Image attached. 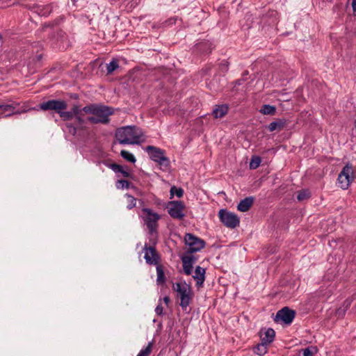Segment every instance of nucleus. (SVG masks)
I'll list each match as a JSON object with an SVG mask.
<instances>
[{
  "label": "nucleus",
  "instance_id": "obj_1",
  "mask_svg": "<svg viewBox=\"0 0 356 356\" xmlns=\"http://www.w3.org/2000/svg\"><path fill=\"white\" fill-rule=\"evenodd\" d=\"M73 112L76 115V120L79 124L84 122L86 114L88 115L87 120L92 124H108L109 116L113 113V109L104 105L89 104L82 108L79 106H74Z\"/></svg>",
  "mask_w": 356,
  "mask_h": 356
},
{
  "label": "nucleus",
  "instance_id": "obj_2",
  "mask_svg": "<svg viewBox=\"0 0 356 356\" xmlns=\"http://www.w3.org/2000/svg\"><path fill=\"white\" fill-rule=\"evenodd\" d=\"M143 131L136 126H127L119 128L115 132V138L120 144H138L145 140Z\"/></svg>",
  "mask_w": 356,
  "mask_h": 356
},
{
  "label": "nucleus",
  "instance_id": "obj_3",
  "mask_svg": "<svg viewBox=\"0 0 356 356\" xmlns=\"http://www.w3.org/2000/svg\"><path fill=\"white\" fill-rule=\"evenodd\" d=\"M172 288L177 293V296L180 299V306L182 309H186L190 305L193 298L190 285L186 282H177L173 284Z\"/></svg>",
  "mask_w": 356,
  "mask_h": 356
},
{
  "label": "nucleus",
  "instance_id": "obj_4",
  "mask_svg": "<svg viewBox=\"0 0 356 356\" xmlns=\"http://www.w3.org/2000/svg\"><path fill=\"white\" fill-rule=\"evenodd\" d=\"M142 218L150 234L153 235L156 234L158 227V221L161 218V216L157 213L154 212L150 209L144 208L142 210Z\"/></svg>",
  "mask_w": 356,
  "mask_h": 356
},
{
  "label": "nucleus",
  "instance_id": "obj_5",
  "mask_svg": "<svg viewBox=\"0 0 356 356\" xmlns=\"http://www.w3.org/2000/svg\"><path fill=\"white\" fill-rule=\"evenodd\" d=\"M354 179V171L352 165L347 164L341 171L338 176V184L339 187L346 190L348 188Z\"/></svg>",
  "mask_w": 356,
  "mask_h": 356
},
{
  "label": "nucleus",
  "instance_id": "obj_6",
  "mask_svg": "<svg viewBox=\"0 0 356 356\" xmlns=\"http://www.w3.org/2000/svg\"><path fill=\"white\" fill-rule=\"evenodd\" d=\"M145 150L152 160L161 165L165 167L168 165L169 161L165 156L164 150L152 145L147 146Z\"/></svg>",
  "mask_w": 356,
  "mask_h": 356
},
{
  "label": "nucleus",
  "instance_id": "obj_7",
  "mask_svg": "<svg viewBox=\"0 0 356 356\" xmlns=\"http://www.w3.org/2000/svg\"><path fill=\"white\" fill-rule=\"evenodd\" d=\"M218 216L221 222L228 228L234 229L239 225V218L234 213L221 209L218 212Z\"/></svg>",
  "mask_w": 356,
  "mask_h": 356
},
{
  "label": "nucleus",
  "instance_id": "obj_8",
  "mask_svg": "<svg viewBox=\"0 0 356 356\" xmlns=\"http://www.w3.org/2000/svg\"><path fill=\"white\" fill-rule=\"evenodd\" d=\"M168 212L173 218L182 219L185 214L184 213L185 205L181 201H171L167 205Z\"/></svg>",
  "mask_w": 356,
  "mask_h": 356
},
{
  "label": "nucleus",
  "instance_id": "obj_9",
  "mask_svg": "<svg viewBox=\"0 0 356 356\" xmlns=\"http://www.w3.org/2000/svg\"><path fill=\"white\" fill-rule=\"evenodd\" d=\"M67 104L63 100H49L40 104V108L42 111H54L59 113L67 108Z\"/></svg>",
  "mask_w": 356,
  "mask_h": 356
},
{
  "label": "nucleus",
  "instance_id": "obj_10",
  "mask_svg": "<svg viewBox=\"0 0 356 356\" xmlns=\"http://www.w3.org/2000/svg\"><path fill=\"white\" fill-rule=\"evenodd\" d=\"M186 245H188V251L194 252L200 251L204 246L203 240L195 237L191 234H186L184 238Z\"/></svg>",
  "mask_w": 356,
  "mask_h": 356
},
{
  "label": "nucleus",
  "instance_id": "obj_11",
  "mask_svg": "<svg viewBox=\"0 0 356 356\" xmlns=\"http://www.w3.org/2000/svg\"><path fill=\"white\" fill-rule=\"evenodd\" d=\"M295 318V312L288 307H284L276 314L275 321H282L285 324H290Z\"/></svg>",
  "mask_w": 356,
  "mask_h": 356
},
{
  "label": "nucleus",
  "instance_id": "obj_12",
  "mask_svg": "<svg viewBox=\"0 0 356 356\" xmlns=\"http://www.w3.org/2000/svg\"><path fill=\"white\" fill-rule=\"evenodd\" d=\"M143 250L145 252L144 258L146 262L150 265H157L159 263V256L155 248L145 245Z\"/></svg>",
  "mask_w": 356,
  "mask_h": 356
},
{
  "label": "nucleus",
  "instance_id": "obj_13",
  "mask_svg": "<svg viewBox=\"0 0 356 356\" xmlns=\"http://www.w3.org/2000/svg\"><path fill=\"white\" fill-rule=\"evenodd\" d=\"M193 278L196 281V286L198 288L202 286L205 280V269L200 266H197Z\"/></svg>",
  "mask_w": 356,
  "mask_h": 356
},
{
  "label": "nucleus",
  "instance_id": "obj_14",
  "mask_svg": "<svg viewBox=\"0 0 356 356\" xmlns=\"http://www.w3.org/2000/svg\"><path fill=\"white\" fill-rule=\"evenodd\" d=\"M181 260L184 273L187 275H191L193 270V264L195 262V258L193 256H184L182 257Z\"/></svg>",
  "mask_w": 356,
  "mask_h": 356
},
{
  "label": "nucleus",
  "instance_id": "obj_15",
  "mask_svg": "<svg viewBox=\"0 0 356 356\" xmlns=\"http://www.w3.org/2000/svg\"><path fill=\"white\" fill-rule=\"evenodd\" d=\"M254 202V197H248L242 200L238 204L237 209L242 212L248 211Z\"/></svg>",
  "mask_w": 356,
  "mask_h": 356
},
{
  "label": "nucleus",
  "instance_id": "obj_16",
  "mask_svg": "<svg viewBox=\"0 0 356 356\" xmlns=\"http://www.w3.org/2000/svg\"><path fill=\"white\" fill-rule=\"evenodd\" d=\"M286 122L285 120L282 119H277L274 122H272L268 125V129L270 131H280L284 129V127L286 126Z\"/></svg>",
  "mask_w": 356,
  "mask_h": 356
},
{
  "label": "nucleus",
  "instance_id": "obj_17",
  "mask_svg": "<svg viewBox=\"0 0 356 356\" xmlns=\"http://www.w3.org/2000/svg\"><path fill=\"white\" fill-rule=\"evenodd\" d=\"M228 109V106L226 104L216 106L213 111V115L216 118H223L227 113Z\"/></svg>",
  "mask_w": 356,
  "mask_h": 356
},
{
  "label": "nucleus",
  "instance_id": "obj_18",
  "mask_svg": "<svg viewBox=\"0 0 356 356\" xmlns=\"http://www.w3.org/2000/svg\"><path fill=\"white\" fill-rule=\"evenodd\" d=\"M15 107L12 104H3L1 108L3 112L0 114V118L9 117L13 114L20 113L19 111H15Z\"/></svg>",
  "mask_w": 356,
  "mask_h": 356
},
{
  "label": "nucleus",
  "instance_id": "obj_19",
  "mask_svg": "<svg viewBox=\"0 0 356 356\" xmlns=\"http://www.w3.org/2000/svg\"><path fill=\"white\" fill-rule=\"evenodd\" d=\"M275 338V331L268 328L266 330L264 335L261 337V341H262L264 343L269 345Z\"/></svg>",
  "mask_w": 356,
  "mask_h": 356
},
{
  "label": "nucleus",
  "instance_id": "obj_20",
  "mask_svg": "<svg viewBox=\"0 0 356 356\" xmlns=\"http://www.w3.org/2000/svg\"><path fill=\"white\" fill-rule=\"evenodd\" d=\"M111 168L115 172H120L124 177L130 176L129 172L120 165L113 163L111 165Z\"/></svg>",
  "mask_w": 356,
  "mask_h": 356
},
{
  "label": "nucleus",
  "instance_id": "obj_21",
  "mask_svg": "<svg viewBox=\"0 0 356 356\" xmlns=\"http://www.w3.org/2000/svg\"><path fill=\"white\" fill-rule=\"evenodd\" d=\"M268 344L264 343L262 341L254 349V352L258 355L262 356L267 353Z\"/></svg>",
  "mask_w": 356,
  "mask_h": 356
},
{
  "label": "nucleus",
  "instance_id": "obj_22",
  "mask_svg": "<svg viewBox=\"0 0 356 356\" xmlns=\"http://www.w3.org/2000/svg\"><path fill=\"white\" fill-rule=\"evenodd\" d=\"M275 111V107L268 104L262 106L261 108L260 109V112L264 115H274Z\"/></svg>",
  "mask_w": 356,
  "mask_h": 356
},
{
  "label": "nucleus",
  "instance_id": "obj_23",
  "mask_svg": "<svg viewBox=\"0 0 356 356\" xmlns=\"http://www.w3.org/2000/svg\"><path fill=\"white\" fill-rule=\"evenodd\" d=\"M157 282L164 283L165 281L163 267L161 265H156Z\"/></svg>",
  "mask_w": 356,
  "mask_h": 356
},
{
  "label": "nucleus",
  "instance_id": "obj_24",
  "mask_svg": "<svg viewBox=\"0 0 356 356\" xmlns=\"http://www.w3.org/2000/svg\"><path fill=\"white\" fill-rule=\"evenodd\" d=\"M59 115H60V118L63 120H71L73 118V116H76V115L73 112V108H72L71 111H61L60 113H59Z\"/></svg>",
  "mask_w": 356,
  "mask_h": 356
},
{
  "label": "nucleus",
  "instance_id": "obj_25",
  "mask_svg": "<svg viewBox=\"0 0 356 356\" xmlns=\"http://www.w3.org/2000/svg\"><path fill=\"white\" fill-rule=\"evenodd\" d=\"M119 67L118 60H113L108 64L106 65V71L108 74H111L117 68Z\"/></svg>",
  "mask_w": 356,
  "mask_h": 356
},
{
  "label": "nucleus",
  "instance_id": "obj_26",
  "mask_svg": "<svg viewBox=\"0 0 356 356\" xmlns=\"http://www.w3.org/2000/svg\"><path fill=\"white\" fill-rule=\"evenodd\" d=\"M183 193L184 191L181 188H177L174 186L170 188V198H172L174 195L181 197L183 195Z\"/></svg>",
  "mask_w": 356,
  "mask_h": 356
},
{
  "label": "nucleus",
  "instance_id": "obj_27",
  "mask_svg": "<svg viewBox=\"0 0 356 356\" xmlns=\"http://www.w3.org/2000/svg\"><path fill=\"white\" fill-rule=\"evenodd\" d=\"M125 197L127 198V207L129 209H131L134 207H136V199L135 197H134L132 195H128V194H127L125 195Z\"/></svg>",
  "mask_w": 356,
  "mask_h": 356
},
{
  "label": "nucleus",
  "instance_id": "obj_28",
  "mask_svg": "<svg viewBox=\"0 0 356 356\" xmlns=\"http://www.w3.org/2000/svg\"><path fill=\"white\" fill-rule=\"evenodd\" d=\"M120 154L124 159L127 160L128 161L131 163L136 162L134 156L128 151L122 150Z\"/></svg>",
  "mask_w": 356,
  "mask_h": 356
},
{
  "label": "nucleus",
  "instance_id": "obj_29",
  "mask_svg": "<svg viewBox=\"0 0 356 356\" xmlns=\"http://www.w3.org/2000/svg\"><path fill=\"white\" fill-rule=\"evenodd\" d=\"M310 197V192L308 190H302L298 192L297 199L299 201L307 200Z\"/></svg>",
  "mask_w": 356,
  "mask_h": 356
},
{
  "label": "nucleus",
  "instance_id": "obj_30",
  "mask_svg": "<svg viewBox=\"0 0 356 356\" xmlns=\"http://www.w3.org/2000/svg\"><path fill=\"white\" fill-rule=\"evenodd\" d=\"M261 163V159L259 156H252L250 162V168L251 169L257 168Z\"/></svg>",
  "mask_w": 356,
  "mask_h": 356
},
{
  "label": "nucleus",
  "instance_id": "obj_31",
  "mask_svg": "<svg viewBox=\"0 0 356 356\" xmlns=\"http://www.w3.org/2000/svg\"><path fill=\"white\" fill-rule=\"evenodd\" d=\"M152 349V343H149L147 346L142 349L137 356H149Z\"/></svg>",
  "mask_w": 356,
  "mask_h": 356
},
{
  "label": "nucleus",
  "instance_id": "obj_32",
  "mask_svg": "<svg viewBox=\"0 0 356 356\" xmlns=\"http://www.w3.org/2000/svg\"><path fill=\"white\" fill-rule=\"evenodd\" d=\"M345 305H346L343 308L341 307L337 310V315H338V316L341 317L344 315V314H345L346 311L347 310L350 304H349V302H346Z\"/></svg>",
  "mask_w": 356,
  "mask_h": 356
},
{
  "label": "nucleus",
  "instance_id": "obj_33",
  "mask_svg": "<svg viewBox=\"0 0 356 356\" xmlns=\"http://www.w3.org/2000/svg\"><path fill=\"white\" fill-rule=\"evenodd\" d=\"M129 182L126 180H119L116 183V186L118 188H129Z\"/></svg>",
  "mask_w": 356,
  "mask_h": 356
},
{
  "label": "nucleus",
  "instance_id": "obj_34",
  "mask_svg": "<svg viewBox=\"0 0 356 356\" xmlns=\"http://www.w3.org/2000/svg\"><path fill=\"white\" fill-rule=\"evenodd\" d=\"M163 307L161 306V304L157 305V307L155 309V312L158 315H161L163 314Z\"/></svg>",
  "mask_w": 356,
  "mask_h": 356
},
{
  "label": "nucleus",
  "instance_id": "obj_35",
  "mask_svg": "<svg viewBox=\"0 0 356 356\" xmlns=\"http://www.w3.org/2000/svg\"><path fill=\"white\" fill-rule=\"evenodd\" d=\"M303 356H313V353L309 348H305L302 350Z\"/></svg>",
  "mask_w": 356,
  "mask_h": 356
},
{
  "label": "nucleus",
  "instance_id": "obj_36",
  "mask_svg": "<svg viewBox=\"0 0 356 356\" xmlns=\"http://www.w3.org/2000/svg\"><path fill=\"white\" fill-rule=\"evenodd\" d=\"M67 127L70 128L69 131L74 135L76 134V129H75V127H73V126H71V125H68V124H67Z\"/></svg>",
  "mask_w": 356,
  "mask_h": 356
},
{
  "label": "nucleus",
  "instance_id": "obj_37",
  "mask_svg": "<svg viewBox=\"0 0 356 356\" xmlns=\"http://www.w3.org/2000/svg\"><path fill=\"white\" fill-rule=\"evenodd\" d=\"M352 7L354 12H356V0H353Z\"/></svg>",
  "mask_w": 356,
  "mask_h": 356
},
{
  "label": "nucleus",
  "instance_id": "obj_38",
  "mask_svg": "<svg viewBox=\"0 0 356 356\" xmlns=\"http://www.w3.org/2000/svg\"><path fill=\"white\" fill-rule=\"evenodd\" d=\"M163 301H164V302H165L166 305H168V303H169V302H170V298H169L168 296H165V297H164V298H163Z\"/></svg>",
  "mask_w": 356,
  "mask_h": 356
},
{
  "label": "nucleus",
  "instance_id": "obj_39",
  "mask_svg": "<svg viewBox=\"0 0 356 356\" xmlns=\"http://www.w3.org/2000/svg\"><path fill=\"white\" fill-rule=\"evenodd\" d=\"M3 104H0V108H1V109L3 108Z\"/></svg>",
  "mask_w": 356,
  "mask_h": 356
},
{
  "label": "nucleus",
  "instance_id": "obj_40",
  "mask_svg": "<svg viewBox=\"0 0 356 356\" xmlns=\"http://www.w3.org/2000/svg\"><path fill=\"white\" fill-rule=\"evenodd\" d=\"M2 39V36L0 35V40Z\"/></svg>",
  "mask_w": 356,
  "mask_h": 356
}]
</instances>
